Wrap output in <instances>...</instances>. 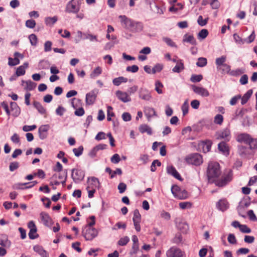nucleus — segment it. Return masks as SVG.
Returning <instances> with one entry per match:
<instances>
[{"label": "nucleus", "mask_w": 257, "mask_h": 257, "mask_svg": "<svg viewBox=\"0 0 257 257\" xmlns=\"http://www.w3.org/2000/svg\"><path fill=\"white\" fill-rule=\"evenodd\" d=\"M233 39L237 44L243 45L244 43V40L240 37L237 34H234Z\"/></svg>", "instance_id": "obj_51"}, {"label": "nucleus", "mask_w": 257, "mask_h": 257, "mask_svg": "<svg viewBox=\"0 0 257 257\" xmlns=\"http://www.w3.org/2000/svg\"><path fill=\"white\" fill-rule=\"evenodd\" d=\"M36 26V22L33 20H29L26 22V26L29 28L33 29Z\"/></svg>", "instance_id": "obj_59"}, {"label": "nucleus", "mask_w": 257, "mask_h": 257, "mask_svg": "<svg viewBox=\"0 0 257 257\" xmlns=\"http://www.w3.org/2000/svg\"><path fill=\"white\" fill-rule=\"evenodd\" d=\"M238 153L241 157L246 159H249L253 154L248 148L242 145L238 146Z\"/></svg>", "instance_id": "obj_6"}, {"label": "nucleus", "mask_w": 257, "mask_h": 257, "mask_svg": "<svg viewBox=\"0 0 257 257\" xmlns=\"http://www.w3.org/2000/svg\"><path fill=\"white\" fill-rule=\"evenodd\" d=\"M208 35V32L206 29L201 30L198 34L199 38L205 39Z\"/></svg>", "instance_id": "obj_54"}, {"label": "nucleus", "mask_w": 257, "mask_h": 257, "mask_svg": "<svg viewBox=\"0 0 257 257\" xmlns=\"http://www.w3.org/2000/svg\"><path fill=\"white\" fill-rule=\"evenodd\" d=\"M139 131L141 133H147L149 135H151L152 134L151 128L147 124H142L139 127Z\"/></svg>", "instance_id": "obj_31"}, {"label": "nucleus", "mask_w": 257, "mask_h": 257, "mask_svg": "<svg viewBox=\"0 0 257 257\" xmlns=\"http://www.w3.org/2000/svg\"><path fill=\"white\" fill-rule=\"evenodd\" d=\"M184 69V64L182 60H179L177 62L176 66L172 69L173 72L180 73L181 71Z\"/></svg>", "instance_id": "obj_28"}, {"label": "nucleus", "mask_w": 257, "mask_h": 257, "mask_svg": "<svg viewBox=\"0 0 257 257\" xmlns=\"http://www.w3.org/2000/svg\"><path fill=\"white\" fill-rule=\"evenodd\" d=\"M112 110V107L109 106L107 107V120L108 121H111V117L114 115V113L112 111H111Z\"/></svg>", "instance_id": "obj_60"}, {"label": "nucleus", "mask_w": 257, "mask_h": 257, "mask_svg": "<svg viewBox=\"0 0 257 257\" xmlns=\"http://www.w3.org/2000/svg\"><path fill=\"white\" fill-rule=\"evenodd\" d=\"M58 20L57 17H47L45 18V23L47 25L51 26L55 24Z\"/></svg>", "instance_id": "obj_39"}, {"label": "nucleus", "mask_w": 257, "mask_h": 257, "mask_svg": "<svg viewBox=\"0 0 257 257\" xmlns=\"http://www.w3.org/2000/svg\"><path fill=\"white\" fill-rule=\"evenodd\" d=\"M191 87L193 91L198 95L203 97H207L209 95V93L206 88L198 87L194 85H192Z\"/></svg>", "instance_id": "obj_10"}, {"label": "nucleus", "mask_w": 257, "mask_h": 257, "mask_svg": "<svg viewBox=\"0 0 257 257\" xmlns=\"http://www.w3.org/2000/svg\"><path fill=\"white\" fill-rule=\"evenodd\" d=\"M202 158L198 153H194L190 155L186 158V161H202Z\"/></svg>", "instance_id": "obj_30"}, {"label": "nucleus", "mask_w": 257, "mask_h": 257, "mask_svg": "<svg viewBox=\"0 0 257 257\" xmlns=\"http://www.w3.org/2000/svg\"><path fill=\"white\" fill-rule=\"evenodd\" d=\"M33 105L40 113L44 114L46 113V109L42 105V104L39 102L34 101L33 103Z\"/></svg>", "instance_id": "obj_36"}, {"label": "nucleus", "mask_w": 257, "mask_h": 257, "mask_svg": "<svg viewBox=\"0 0 257 257\" xmlns=\"http://www.w3.org/2000/svg\"><path fill=\"white\" fill-rule=\"evenodd\" d=\"M208 20V18L203 19L202 16H199L197 20V22L200 26H204L207 24Z\"/></svg>", "instance_id": "obj_53"}, {"label": "nucleus", "mask_w": 257, "mask_h": 257, "mask_svg": "<svg viewBox=\"0 0 257 257\" xmlns=\"http://www.w3.org/2000/svg\"><path fill=\"white\" fill-rule=\"evenodd\" d=\"M212 143L210 140H205L201 142V146L202 147L203 151L204 153L208 152L211 148Z\"/></svg>", "instance_id": "obj_24"}, {"label": "nucleus", "mask_w": 257, "mask_h": 257, "mask_svg": "<svg viewBox=\"0 0 257 257\" xmlns=\"http://www.w3.org/2000/svg\"><path fill=\"white\" fill-rule=\"evenodd\" d=\"M55 173L52 177V183L53 184L58 185L60 183L63 185L65 184L66 180V174L63 172H58Z\"/></svg>", "instance_id": "obj_4"}, {"label": "nucleus", "mask_w": 257, "mask_h": 257, "mask_svg": "<svg viewBox=\"0 0 257 257\" xmlns=\"http://www.w3.org/2000/svg\"><path fill=\"white\" fill-rule=\"evenodd\" d=\"M226 60V56H222L219 58H217L215 60V64L217 65V69L220 67L225 64V62Z\"/></svg>", "instance_id": "obj_34"}, {"label": "nucleus", "mask_w": 257, "mask_h": 257, "mask_svg": "<svg viewBox=\"0 0 257 257\" xmlns=\"http://www.w3.org/2000/svg\"><path fill=\"white\" fill-rule=\"evenodd\" d=\"M40 217L42 221L47 226H49L52 224V220L49 215L45 212H42L40 214Z\"/></svg>", "instance_id": "obj_19"}, {"label": "nucleus", "mask_w": 257, "mask_h": 257, "mask_svg": "<svg viewBox=\"0 0 257 257\" xmlns=\"http://www.w3.org/2000/svg\"><path fill=\"white\" fill-rule=\"evenodd\" d=\"M247 145L249 146L248 148L253 154L254 151L257 150V139L251 137Z\"/></svg>", "instance_id": "obj_27"}, {"label": "nucleus", "mask_w": 257, "mask_h": 257, "mask_svg": "<svg viewBox=\"0 0 257 257\" xmlns=\"http://www.w3.org/2000/svg\"><path fill=\"white\" fill-rule=\"evenodd\" d=\"M127 79L123 77H119L113 79L112 82L113 84L115 86H119L122 82H126Z\"/></svg>", "instance_id": "obj_35"}, {"label": "nucleus", "mask_w": 257, "mask_h": 257, "mask_svg": "<svg viewBox=\"0 0 257 257\" xmlns=\"http://www.w3.org/2000/svg\"><path fill=\"white\" fill-rule=\"evenodd\" d=\"M130 241V238L127 236H124L123 237L121 238L118 241V244L120 246L125 245Z\"/></svg>", "instance_id": "obj_49"}, {"label": "nucleus", "mask_w": 257, "mask_h": 257, "mask_svg": "<svg viewBox=\"0 0 257 257\" xmlns=\"http://www.w3.org/2000/svg\"><path fill=\"white\" fill-rule=\"evenodd\" d=\"M8 64L10 66H16L20 63V60L16 56H14V58L9 57L8 59Z\"/></svg>", "instance_id": "obj_41"}, {"label": "nucleus", "mask_w": 257, "mask_h": 257, "mask_svg": "<svg viewBox=\"0 0 257 257\" xmlns=\"http://www.w3.org/2000/svg\"><path fill=\"white\" fill-rule=\"evenodd\" d=\"M167 257H183L182 252L176 248H171L167 252Z\"/></svg>", "instance_id": "obj_15"}, {"label": "nucleus", "mask_w": 257, "mask_h": 257, "mask_svg": "<svg viewBox=\"0 0 257 257\" xmlns=\"http://www.w3.org/2000/svg\"><path fill=\"white\" fill-rule=\"evenodd\" d=\"M252 92V89H249L243 95L241 98V104L244 105L247 102L249 98L251 97Z\"/></svg>", "instance_id": "obj_32"}, {"label": "nucleus", "mask_w": 257, "mask_h": 257, "mask_svg": "<svg viewBox=\"0 0 257 257\" xmlns=\"http://www.w3.org/2000/svg\"><path fill=\"white\" fill-rule=\"evenodd\" d=\"M96 95L94 91H91L86 95V103L88 105H91L95 101Z\"/></svg>", "instance_id": "obj_20"}, {"label": "nucleus", "mask_w": 257, "mask_h": 257, "mask_svg": "<svg viewBox=\"0 0 257 257\" xmlns=\"http://www.w3.org/2000/svg\"><path fill=\"white\" fill-rule=\"evenodd\" d=\"M179 199H185L188 197L187 192L185 190H181L175 196Z\"/></svg>", "instance_id": "obj_38"}, {"label": "nucleus", "mask_w": 257, "mask_h": 257, "mask_svg": "<svg viewBox=\"0 0 257 257\" xmlns=\"http://www.w3.org/2000/svg\"><path fill=\"white\" fill-rule=\"evenodd\" d=\"M163 87V84L160 81H157L155 82V90L159 94L163 93L162 88Z\"/></svg>", "instance_id": "obj_45"}, {"label": "nucleus", "mask_w": 257, "mask_h": 257, "mask_svg": "<svg viewBox=\"0 0 257 257\" xmlns=\"http://www.w3.org/2000/svg\"><path fill=\"white\" fill-rule=\"evenodd\" d=\"M83 147L81 146L78 148H74L73 149V152L74 153L75 155L77 157L80 156L83 152Z\"/></svg>", "instance_id": "obj_57"}, {"label": "nucleus", "mask_w": 257, "mask_h": 257, "mask_svg": "<svg viewBox=\"0 0 257 257\" xmlns=\"http://www.w3.org/2000/svg\"><path fill=\"white\" fill-rule=\"evenodd\" d=\"M217 69L218 71H220L222 74L227 73L229 74L231 71L230 66L225 63Z\"/></svg>", "instance_id": "obj_33"}, {"label": "nucleus", "mask_w": 257, "mask_h": 257, "mask_svg": "<svg viewBox=\"0 0 257 257\" xmlns=\"http://www.w3.org/2000/svg\"><path fill=\"white\" fill-rule=\"evenodd\" d=\"M218 149L219 152L224 155L227 156L229 154V147L224 142H221L218 145Z\"/></svg>", "instance_id": "obj_18"}, {"label": "nucleus", "mask_w": 257, "mask_h": 257, "mask_svg": "<svg viewBox=\"0 0 257 257\" xmlns=\"http://www.w3.org/2000/svg\"><path fill=\"white\" fill-rule=\"evenodd\" d=\"M99 182L97 178L95 177H91L88 179V186L87 187V190L90 189H94L99 187Z\"/></svg>", "instance_id": "obj_12"}, {"label": "nucleus", "mask_w": 257, "mask_h": 257, "mask_svg": "<svg viewBox=\"0 0 257 257\" xmlns=\"http://www.w3.org/2000/svg\"><path fill=\"white\" fill-rule=\"evenodd\" d=\"M11 241L8 239V237L6 234H0V245L4 247H10Z\"/></svg>", "instance_id": "obj_21"}, {"label": "nucleus", "mask_w": 257, "mask_h": 257, "mask_svg": "<svg viewBox=\"0 0 257 257\" xmlns=\"http://www.w3.org/2000/svg\"><path fill=\"white\" fill-rule=\"evenodd\" d=\"M223 121V116L220 114H217L214 117V122L215 124L221 125Z\"/></svg>", "instance_id": "obj_44"}, {"label": "nucleus", "mask_w": 257, "mask_h": 257, "mask_svg": "<svg viewBox=\"0 0 257 257\" xmlns=\"http://www.w3.org/2000/svg\"><path fill=\"white\" fill-rule=\"evenodd\" d=\"M167 171L168 174L172 175L176 179H178L179 180H182V178L181 177L180 175L178 173V172L176 171L175 168L173 167V166H168L167 169Z\"/></svg>", "instance_id": "obj_22"}, {"label": "nucleus", "mask_w": 257, "mask_h": 257, "mask_svg": "<svg viewBox=\"0 0 257 257\" xmlns=\"http://www.w3.org/2000/svg\"><path fill=\"white\" fill-rule=\"evenodd\" d=\"M31 44L32 46H36L37 44V37L35 34H31L29 37Z\"/></svg>", "instance_id": "obj_52"}, {"label": "nucleus", "mask_w": 257, "mask_h": 257, "mask_svg": "<svg viewBox=\"0 0 257 257\" xmlns=\"http://www.w3.org/2000/svg\"><path fill=\"white\" fill-rule=\"evenodd\" d=\"M228 207V202L225 200H220L217 203L218 208L222 211H225Z\"/></svg>", "instance_id": "obj_29"}, {"label": "nucleus", "mask_w": 257, "mask_h": 257, "mask_svg": "<svg viewBox=\"0 0 257 257\" xmlns=\"http://www.w3.org/2000/svg\"><path fill=\"white\" fill-rule=\"evenodd\" d=\"M244 72V69L238 68L235 70H231L229 75L232 76H238L242 74Z\"/></svg>", "instance_id": "obj_40"}, {"label": "nucleus", "mask_w": 257, "mask_h": 257, "mask_svg": "<svg viewBox=\"0 0 257 257\" xmlns=\"http://www.w3.org/2000/svg\"><path fill=\"white\" fill-rule=\"evenodd\" d=\"M220 173V167L218 162H210L207 171L209 182H213L214 178L218 177Z\"/></svg>", "instance_id": "obj_2"}, {"label": "nucleus", "mask_w": 257, "mask_h": 257, "mask_svg": "<svg viewBox=\"0 0 257 257\" xmlns=\"http://www.w3.org/2000/svg\"><path fill=\"white\" fill-rule=\"evenodd\" d=\"M164 65L161 63L156 64L153 68V74H155L157 72H160L163 69Z\"/></svg>", "instance_id": "obj_46"}, {"label": "nucleus", "mask_w": 257, "mask_h": 257, "mask_svg": "<svg viewBox=\"0 0 257 257\" xmlns=\"http://www.w3.org/2000/svg\"><path fill=\"white\" fill-rule=\"evenodd\" d=\"M53 170L56 172H63L62 165L59 162H57L55 166L53 167Z\"/></svg>", "instance_id": "obj_56"}, {"label": "nucleus", "mask_w": 257, "mask_h": 257, "mask_svg": "<svg viewBox=\"0 0 257 257\" xmlns=\"http://www.w3.org/2000/svg\"><path fill=\"white\" fill-rule=\"evenodd\" d=\"M101 68L100 67L98 66L93 70V71L90 74V76L91 78H94L99 76L100 74H101Z\"/></svg>", "instance_id": "obj_37"}, {"label": "nucleus", "mask_w": 257, "mask_h": 257, "mask_svg": "<svg viewBox=\"0 0 257 257\" xmlns=\"http://www.w3.org/2000/svg\"><path fill=\"white\" fill-rule=\"evenodd\" d=\"M239 230L243 233H249L251 232V229L244 224L241 225Z\"/></svg>", "instance_id": "obj_61"}, {"label": "nucleus", "mask_w": 257, "mask_h": 257, "mask_svg": "<svg viewBox=\"0 0 257 257\" xmlns=\"http://www.w3.org/2000/svg\"><path fill=\"white\" fill-rule=\"evenodd\" d=\"M210 6L213 9H217L220 7V3L218 0H211Z\"/></svg>", "instance_id": "obj_62"}, {"label": "nucleus", "mask_w": 257, "mask_h": 257, "mask_svg": "<svg viewBox=\"0 0 257 257\" xmlns=\"http://www.w3.org/2000/svg\"><path fill=\"white\" fill-rule=\"evenodd\" d=\"M118 18L121 25L133 32H140L143 30L144 26L142 22L133 21L124 15H120Z\"/></svg>", "instance_id": "obj_1"}, {"label": "nucleus", "mask_w": 257, "mask_h": 257, "mask_svg": "<svg viewBox=\"0 0 257 257\" xmlns=\"http://www.w3.org/2000/svg\"><path fill=\"white\" fill-rule=\"evenodd\" d=\"M217 140L224 139L229 141L230 139V131L229 129L226 128L222 131L217 132L215 134Z\"/></svg>", "instance_id": "obj_7"}, {"label": "nucleus", "mask_w": 257, "mask_h": 257, "mask_svg": "<svg viewBox=\"0 0 257 257\" xmlns=\"http://www.w3.org/2000/svg\"><path fill=\"white\" fill-rule=\"evenodd\" d=\"M228 241L231 244H235L236 243V239L235 235L233 234H229L227 237Z\"/></svg>", "instance_id": "obj_63"}, {"label": "nucleus", "mask_w": 257, "mask_h": 257, "mask_svg": "<svg viewBox=\"0 0 257 257\" xmlns=\"http://www.w3.org/2000/svg\"><path fill=\"white\" fill-rule=\"evenodd\" d=\"M133 220V222H141V215L138 209H136L134 211Z\"/></svg>", "instance_id": "obj_43"}, {"label": "nucleus", "mask_w": 257, "mask_h": 257, "mask_svg": "<svg viewBox=\"0 0 257 257\" xmlns=\"http://www.w3.org/2000/svg\"><path fill=\"white\" fill-rule=\"evenodd\" d=\"M188 109H189V104L188 103V100H186L181 107V109L183 112V115L185 116L186 115L188 112Z\"/></svg>", "instance_id": "obj_48"}, {"label": "nucleus", "mask_w": 257, "mask_h": 257, "mask_svg": "<svg viewBox=\"0 0 257 257\" xmlns=\"http://www.w3.org/2000/svg\"><path fill=\"white\" fill-rule=\"evenodd\" d=\"M28 63L25 62L23 65L19 66L16 70V74L18 76L24 75L25 74V69L28 67Z\"/></svg>", "instance_id": "obj_25"}, {"label": "nucleus", "mask_w": 257, "mask_h": 257, "mask_svg": "<svg viewBox=\"0 0 257 257\" xmlns=\"http://www.w3.org/2000/svg\"><path fill=\"white\" fill-rule=\"evenodd\" d=\"M36 83L31 80L22 81V85L24 87L25 90L27 91H32L36 87Z\"/></svg>", "instance_id": "obj_17"}, {"label": "nucleus", "mask_w": 257, "mask_h": 257, "mask_svg": "<svg viewBox=\"0 0 257 257\" xmlns=\"http://www.w3.org/2000/svg\"><path fill=\"white\" fill-rule=\"evenodd\" d=\"M34 250L39 253L40 255H43V253H45L46 251L43 248V247L39 245H35L33 247Z\"/></svg>", "instance_id": "obj_55"}, {"label": "nucleus", "mask_w": 257, "mask_h": 257, "mask_svg": "<svg viewBox=\"0 0 257 257\" xmlns=\"http://www.w3.org/2000/svg\"><path fill=\"white\" fill-rule=\"evenodd\" d=\"M251 137L249 134L242 133L237 135L236 138L237 142L247 145Z\"/></svg>", "instance_id": "obj_13"}, {"label": "nucleus", "mask_w": 257, "mask_h": 257, "mask_svg": "<svg viewBox=\"0 0 257 257\" xmlns=\"http://www.w3.org/2000/svg\"><path fill=\"white\" fill-rule=\"evenodd\" d=\"M37 127V126L36 125H24L23 127V130L24 132H27L29 131H32L35 129H36Z\"/></svg>", "instance_id": "obj_64"}, {"label": "nucleus", "mask_w": 257, "mask_h": 257, "mask_svg": "<svg viewBox=\"0 0 257 257\" xmlns=\"http://www.w3.org/2000/svg\"><path fill=\"white\" fill-rule=\"evenodd\" d=\"M179 205L180 208L184 209L186 208H191L192 204L189 202H180Z\"/></svg>", "instance_id": "obj_58"}, {"label": "nucleus", "mask_w": 257, "mask_h": 257, "mask_svg": "<svg viewBox=\"0 0 257 257\" xmlns=\"http://www.w3.org/2000/svg\"><path fill=\"white\" fill-rule=\"evenodd\" d=\"M231 177L232 173L231 172L229 171L227 175L222 177L221 179L215 182L216 185L219 187H222L225 186L226 184L231 181Z\"/></svg>", "instance_id": "obj_9"}, {"label": "nucleus", "mask_w": 257, "mask_h": 257, "mask_svg": "<svg viewBox=\"0 0 257 257\" xmlns=\"http://www.w3.org/2000/svg\"><path fill=\"white\" fill-rule=\"evenodd\" d=\"M183 8V5L181 3H178L176 5H174L171 7L169 9L170 12H176L178 10H182Z\"/></svg>", "instance_id": "obj_47"}, {"label": "nucleus", "mask_w": 257, "mask_h": 257, "mask_svg": "<svg viewBox=\"0 0 257 257\" xmlns=\"http://www.w3.org/2000/svg\"><path fill=\"white\" fill-rule=\"evenodd\" d=\"M72 177L74 181L77 182L83 179L84 173L81 170L74 169L72 171Z\"/></svg>", "instance_id": "obj_8"}, {"label": "nucleus", "mask_w": 257, "mask_h": 257, "mask_svg": "<svg viewBox=\"0 0 257 257\" xmlns=\"http://www.w3.org/2000/svg\"><path fill=\"white\" fill-rule=\"evenodd\" d=\"M49 126L48 125H43L39 128L38 133L40 139L44 140L46 139L48 136L47 132Z\"/></svg>", "instance_id": "obj_16"}, {"label": "nucleus", "mask_w": 257, "mask_h": 257, "mask_svg": "<svg viewBox=\"0 0 257 257\" xmlns=\"http://www.w3.org/2000/svg\"><path fill=\"white\" fill-rule=\"evenodd\" d=\"M183 41L184 42L189 43L193 45H196L197 44L196 39L193 35L186 34L183 36Z\"/></svg>", "instance_id": "obj_23"}, {"label": "nucleus", "mask_w": 257, "mask_h": 257, "mask_svg": "<svg viewBox=\"0 0 257 257\" xmlns=\"http://www.w3.org/2000/svg\"><path fill=\"white\" fill-rule=\"evenodd\" d=\"M82 232L86 240H92L98 234V231L96 228L90 227H86Z\"/></svg>", "instance_id": "obj_3"}, {"label": "nucleus", "mask_w": 257, "mask_h": 257, "mask_svg": "<svg viewBox=\"0 0 257 257\" xmlns=\"http://www.w3.org/2000/svg\"><path fill=\"white\" fill-rule=\"evenodd\" d=\"M80 6L75 0H71L66 5L65 12L68 13L77 14L80 11Z\"/></svg>", "instance_id": "obj_5"}, {"label": "nucleus", "mask_w": 257, "mask_h": 257, "mask_svg": "<svg viewBox=\"0 0 257 257\" xmlns=\"http://www.w3.org/2000/svg\"><path fill=\"white\" fill-rule=\"evenodd\" d=\"M115 94L118 99L123 102H127L131 101V98L127 92L117 90L116 91Z\"/></svg>", "instance_id": "obj_11"}, {"label": "nucleus", "mask_w": 257, "mask_h": 257, "mask_svg": "<svg viewBox=\"0 0 257 257\" xmlns=\"http://www.w3.org/2000/svg\"><path fill=\"white\" fill-rule=\"evenodd\" d=\"M139 97L142 99L150 101L152 98L151 92L147 89L141 88L139 91Z\"/></svg>", "instance_id": "obj_14"}, {"label": "nucleus", "mask_w": 257, "mask_h": 257, "mask_svg": "<svg viewBox=\"0 0 257 257\" xmlns=\"http://www.w3.org/2000/svg\"><path fill=\"white\" fill-rule=\"evenodd\" d=\"M144 112L146 116L148 119L153 117V116H157V114L156 113V111L153 108L151 107H146L145 108Z\"/></svg>", "instance_id": "obj_26"}, {"label": "nucleus", "mask_w": 257, "mask_h": 257, "mask_svg": "<svg viewBox=\"0 0 257 257\" xmlns=\"http://www.w3.org/2000/svg\"><path fill=\"white\" fill-rule=\"evenodd\" d=\"M207 64V59L205 58L200 57L198 59L196 65L200 67H203Z\"/></svg>", "instance_id": "obj_42"}, {"label": "nucleus", "mask_w": 257, "mask_h": 257, "mask_svg": "<svg viewBox=\"0 0 257 257\" xmlns=\"http://www.w3.org/2000/svg\"><path fill=\"white\" fill-rule=\"evenodd\" d=\"M203 79L202 75H192L191 77L190 80L192 82H200Z\"/></svg>", "instance_id": "obj_50"}]
</instances>
